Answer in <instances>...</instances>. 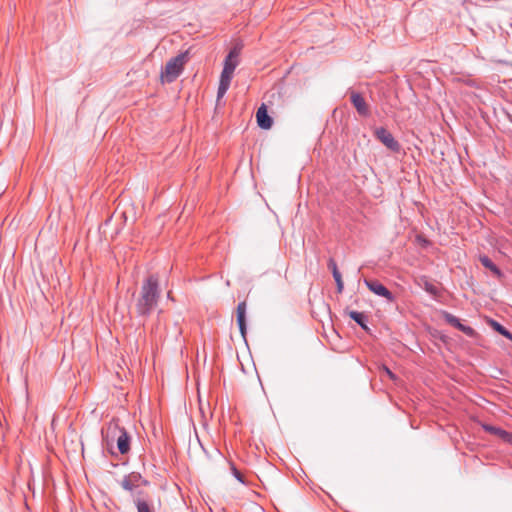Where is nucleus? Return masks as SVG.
Wrapping results in <instances>:
<instances>
[{"mask_svg":"<svg viewBox=\"0 0 512 512\" xmlns=\"http://www.w3.org/2000/svg\"><path fill=\"white\" fill-rule=\"evenodd\" d=\"M161 297L159 278L155 274L149 275L142 283L136 298L135 309L140 317H148L158 306Z\"/></svg>","mask_w":512,"mask_h":512,"instance_id":"f257e3e1","label":"nucleus"},{"mask_svg":"<svg viewBox=\"0 0 512 512\" xmlns=\"http://www.w3.org/2000/svg\"><path fill=\"white\" fill-rule=\"evenodd\" d=\"M103 441L107 448L111 450L113 443L116 442L118 451L125 455L130 451L131 437L124 427L119 425L118 420L113 419L107 425L106 430H102Z\"/></svg>","mask_w":512,"mask_h":512,"instance_id":"f03ea898","label":"nucleus"},{"mask_svg":"<svg viewBox=\"0 0 512 512\" xmlns=\"http://www.w3.org/2000/svg\"><path fill=\"white\" fill-rule=\"evenodd\" d=\"M120 485L125 491L129 492L133 501L149 493L144 489V487L149 485V481L139 472H131L128 475H125L121 480Z\"/></svg>","mask_w":512,"mask_h":512,"instance_id":"7ed1b4c3","label":"nucleus"},{"mask_svg":"<svg viewBox=\"0 0 512 512\" xmlns=\"http://www.w3.org/2000/svg\"><path fill=\"white\" fill-rule=\"evenodd\" d=\"M188 61V52H183L171 58L161 71L162 83L174 82L182 73L185 63Z\"/></svg>","mask_w":512,"mask_h":512,"instance_id":"20e7f679","label":"nucleus"},{"mask_svg":"<svg viewBox=\"0 0 512 512\" xmlns=\"http://www.w3.org/2000/svg\"><path fill=\"white\" fill-rule=\"evenodd\" d=\"M375 138L381 142L387 149L394 153H399L401 150L400 143L394 138L392 133H390L384 127H377L373 132Z\"/></svg>","mask_w":512,"mask_h":512,"instance_id":"39448f33","label":"nucleus"},{"mask_svg":"<svg viewBox=\"0 0 512 512\" xmlns=\"http://www.w3.org/2000/svg\"><path fill=\"white\" fill-rule=\"evenodd\" d=\"M365 285L374 294L384 297L388 302H394L395 296L381 282L376 279H365Z\"/></svg>","mask_w":512,"mask_h":512,"instance_id":"423d86ee","label":"nucleus"},{"mask_svg":"<svg viewBox=\"0 0 512 512\" xmlns=\"http://www.w3.org/2000/svg\"><path fill=\"white\" fill-rule=\"evenodd\" d=\"M443 318L446 323L463 332L466 336L471 338L476 337L477 332L472 327L462 324L455 315L443 311Z\"/></svg>","mask_w":512,"mask_h":512,"instance_id":"0eeeda50","label":"nucleus"},{"mask_svg":"<svg viewBox=\"0 0 512 512\" xmlns=\"http://www.w3.org/2000/svg\"><path fill=\"white\" fill-rule=\"evenodd\" d=\"M350 100L354 108L356 109L357 113L362 117H368L370 116V109L369 105L367 104L364 97L356 92L351 91L350 92Z\"/></svg>","mask_w":512,"mask_h":512,"instance_id":"6e6552de","label":"nucleus"},{"mask_svg":"<svg viewBox=\"0 0 512 512\" xmlns=\"http://www.w3.org/2000/svg\"><path fill=\"white\" fill-rule=\"evenodd\" d=\"M246 310H247V305H246L245 301L240 302L236 309V321H237L240 333L244 339L246 338V333H247Z\"/></svg>","mask_w":512,"mask_h":512,"instance_id":"1a4fd4ad","label":"nucleus"},{"mask_svg":"<svg viewBox=\"0 0 512 512\" xmlns=\"http://www.w3.org/2000/svg\"><path fill=\"white\" fill-rule=\"evenodd\" d=\"M256 121L260 128L268 130L273 125V119L269 116L267 107L265 104H262L257 112H256Z\"/></svg>","mask_w":512,"mask_h":512,"instance_id":"9d476101","label":"nucleus"},{"mask_svg":"<svg viewBox=\"0 0 512 512\" xmlns=\"http://www.w3.org/2000/svg\"><path fill=\"white\" fill-rule=\"evenodd\" d=\"M137 512H155L150 493L133 501Z\"/></svg>","mask_w":512,"mask_h":512,"instance_id":"9b49d317","label":"nucleus"},{"mask_svg":"<svg viewBox=\"0 0 512 512\" xmlns=\"http://www.w3.org/2000/svg\"><path fill=\"white\" fill-rule=\"evenodd\" d=\"M482 427L486 432L493 434V435H497L506 442L512 441V433H510L500 427H496V426L489 425V424H483Z\"/></svg>","mask_w":512,"mask_h":512,"instance_id":"f8f14e48","label":"nucleus"},{"mask_svg":"<svg viewBox=\"0 0 512 512\" xmlns=\"http://www.w3.org/2000/svg\"><path fill=\"white\" fill-rule=\"evenodd\" d=\"M349 317L354 320L363 330L366 332H369L370 329L367 325L368 322V316L363 312H358L354 310H350L346 312Z\"/></svg>","mask_w":512,"mask_h":512,"instance_id":"ddd939ff","label":"nucleus"},{"mask_svg":"<svg viewBox=\"0 0 512 512\" xmlns=\"http://www.w3.org/2000/svg\"><path fill=\"white\" fill-rule=\"evenodd\" d=\"M479 261L481 264L489 269L496 277L500 278L502 276L501 270L493 263V261L486 255H481L479 257Z\"/></svg>","mask_w":512,"mask_h":512,"instance_id":"4468645a","label":"nucleus"},{"mask_svg":"<svg viewBox=\"0 0 512 512\" xmlns=\"http://www.w3.org/2000/svg\"><path fill=\"white\" fill-rule=\"evenodd\" d=\"M238 51L236 48L232 49L225 58L224 68H230L231 71H235L238 65Z\"/></svg>","mask_w":512,"mask_h":512,"instance_id":"2eb2a0df","label":"nucleus"},{"mask_svg":"<svg viewBox=\"0 0 512 512\" xmlns=\"http://www.w3.org/2000/svg\"><path fill=\"white\" fill-rule=\"evenodd\" d=\"M490 326L500 335L512 341V333L506 329L502 324L495 320H490Z\"/></svg>","mask_w":512,"mask_h":512,"instance_id":"dca6fc26","label":"nucleus"},{"mask_svg":"<svg viewBox=\"0 0 512 512\" xmlns=\"http://www.w3.org/2000/svg\"><path fill=\"white\" fill-rule=\"evenodd\" d=\"M328 268L332 272L334 280H338L341 278V273L338 270L337 264L333 258H330L328 261Z\"/></svg>","mask_w":512,"mask_h":512,"instance_id":"f3484780","label":"nucleus"},{"mask_svg":"<svg viewBox=\"0 0 512 512\" xmlns=\"http://www.w3.org/2000/svg\"><path fill=\"white\" fill-rule=\"evenodd\" d=\"M229 87H230V83H225V82L219 81V86H218V91H217V101H220V99L226 94Z\"/></svg>","mask_w":512,"mask_h":512,"instance_id":"a211bd4d","label":"nucleus"},{"mask_svg":"<svg viewBox=\"0 0 512 512\" xmlns=\"http://www.w3.org/2000/svg\"><path fill=\"white\" fill-rule=\"evenodd\" d=\"M233 73L234 72L231 71L230 68L223 67V70H222L221 76H220V81L225 82V83H231Z\"/></svg>","mask_w":512,"mask_h":512,"instance_id":"6ab92c4d","label":"nucleus"},{"mask_svg":"<svg viewBox=\"0 0 512 512\" xmlns=\"http://www.w3.org/2000/svg\"><path fill=\"white\" fill-rule=\"evenodd\" d=\"M424 289L430 295L436 296L439 293L438 288L427 279L424 281Z\"/></svg>","mask_w":512,"mask_h":512,"instance_id":"aec40b11","label":"nucleus"},{"mask_svg":"<svg viewBox=\"0 0 512 512\" xmlns=\"http://www.w3.org/2000/svg\"><path fill=\"white\" fill-rule=\"evenodd\" d=\"M231 471H232V474L233 476L242 484H245L246 481L244 479V476L243 474L236 468V466L231 463Z\"/></svg>","mask_w":512,"mask_h":512,"instance_id":"412c9836","label":"nucleus"},{"mask_svg":"<svg viewBox=\"0 0 512 512\" xmlns=\"http://www.w3.org/2000/svg\"><path fill=\"white\" fill-rule=\"evenodd\" d=\"M335 282H336L337 292L342 293V291L344 289V283H343L342 277L339 278L338 280H335Z\"/></svg>","mask_w":512,"mask_h":512,"instance_id":"4be33fe9","label":"nucleus"},{"mask_svg":"<svg viewBox=\"0 0 512 512\" xmlns=\"http://www.w3.org/2000/svg\"><path fill=\"white\" fill-rule=\"evenodd\" d=\"M387 372H388V374H389L391 377H393V374H392V372H391V371H389V370L387 369Z\"/></svg>","mask_w":512,"mask_h":512,"instance_id":"5701e85b","label":"nucleus"},{"mask_svg":"<svg viewBox=\"0 0 512 512\" xmlns=\"http://www.w3.org/2000/svg\"><path fill=\"white\" fill-rule=\"evenodd\" d=\"M167 296L168 298H171V292H168Z\"/></svg>","mask_w":512,"mask_h":512,"instance_id":"b1692460","label":"nucleus"}]
</instances>
